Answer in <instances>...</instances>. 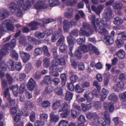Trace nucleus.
<instances>
[{"label":"nucleus","instance_id":"1","mask_svg":"<svg viewBox=\"0 0 126 126\" xmlns=\"http://www.w3.org/2000/svg\"><path fill=\"white\" fill-rule=\"evenodd\" d=\"M104 18L102 19L101 21L99 19L97 18L96 20V24L100 26L102 24L104 25L107 26L111 23L110 19L113 16L112 11L110 8H108L106 9L104 13Z\"/></svg>","mask_w":126,"mask_h":126},{"label":"nucleus","instance_id":"2","mask_svg":"<svg viewBox=\"0 0 126 126\" xmlns=\"http://www.w3.org/2000/svg\"><path fill=\"white\" fill-rule=\"evenodd\" d=\"M93 32V31L90 24L84 22L82 24V27L80 28L79 34L81 36H89Z\"/></svg>","mask_w":126,"mask_h":126},{"label":"nucleus","instance_id":"3","mask_svg":"<svg viewBox=\"0 0 126 126\" xmlns=\"http://www.w3.org/2000/svg\"><path fill=\"white\" fill-rule=\"evenodd\" d=\"M78 30H74L72 31L70 33L69 35L67 37V41L69 44V52L70 55H72V51L75 41V39L72 36H78Z\"/></svg>","mask_w":126,"mask_h":126},{"label":"nucleus","instance_id":"4","mask_svg":"<svg viewBox=\"0 0 126 126\" xmlns=\"http://www.w3.org/2000/svg\"><path fill=\"white\" fill-rule=\"evenodd\" d=\"M104 117L105 120L103 117L98 118L97 126H106L107 125H110L111 120L108 112L106 111L104 112Z\"/></svg>","mask_w":126,"mask_h":126},{"label":"nucleus","instance_id":"5","mask_svg":"<svg viewBox=\"0 0 126 126\" xmlns=\"http://www.w3.org/2000/svg\"><path fill=\"white\" fill-rule=\"evenodd\" d=\"M79 48H80L81 50H82L85 53L88 52L90 50V52L91 55H93L95 53L96 55H98L100 54V52L98 49L91 44L88 45H84L80 46Z\"/></svg>","mask_w":126,"mask_h":126},{"label":"nucleus","instance_id":"6","mask_svg":"<svg viewBox=\"0 0 126 126\" xmlns=\"http://www.w3.org/2000/svg\"><path fill=\"white\" fill-rule=\"evenodd\" d=\"M13 22V21H10L9 19H6L3 22L1 25L0 26V30L1 32L3 33V32L7 30L13 31L14 29V26L11 24Z\"/></svg>","mask_w":126,"mask_h":126},{"label":"nucleus","instance_id":"7","mask_svg":"<svg viewBox=\"0 0 126 126\" xmlns=\"http://www.w3.org/2000/svg\"><path fill=\"white\" fill-rule=\"evenodd\" d=\"M16 44V41L15 39H12L10 44H7L5 45L4 48H2L0 51V62L2 59V56L3 55H7L8 54L9 52L8 50L10 46V47L13 48L14 47Z\"/></svg>","mask_w":126,"mask_h":126},{"label":"nucleus","instance_id":"8","mask_svg":"<svg viewBox=\"0 0 126 126\" xmlns=\"http://www.w3.org/2000/svg\"><path fill=\"white\" fill-rule=\"evenodd\" d=\"M87 117L90 119L93 124L96 125L98 123V116L95 112H89L87 115Z\"/></svg>","mask_w":126,"mask_h":126},{"label":"nucleus","instance_id":"9","mask_svg":"<svg viewBox=\"0 0 126 126\" xmlns=\"http://www.w3.org/2000/svg\"><path fill=\"white\" fill-rule=\"evenodd\" d=\"M22 115L26 116L29 115V114L26 109H24L23 110H20L18 113L15 115L13 119L15 123H17L19 121L21 116Z\"/></svg>","mask_w":126,"mask_h":126},{"label":"nucleus","instance_id":"10","mask_svg":"<svg viewBox=\"0 0 126 126\" xmlns=\"http://www.w3.org/2000/svg\"><path fill=\"white\" fill-rule=\"evenodd\" d=\"M62 31L61 28H58L57 31L54 32L51 35V39L52 42H55L60 37L62 34Z\"/></svg>","mask_w":126,"mask_h":126},{"label":"nucleus","instance_id":"11","mask_svg":"<svg viewBox=\"0 0 126 126\" xmlns=\"http://www.w3.org/2000/svg\"><path fill=\"white\" fill-rule=\"evenodd\" d=\"M34 7L37 9H46L48 7V5L45 2L40 1L36 2L34 4Z\"/></svg>","mask_w":126,"mask_h":126},{"label":"nucleus","instance_id":"12","mask_svg":"<svg viewBox=\"0 0 126 126\" xmlns=\"http://www.w3.org/2000/svg\"><path fill=\"white\" fill-rule=\"evenodd\" d=\"M103 106L105 110L109 109L110 112H113L114 110L113 103L112 102H110L108 104L107 102H104L103 103Z\"/></svg>","mask_w":126,"mask_h":126},{"label":"nucleus","instance_id":"13","mask_svg":"<svg viewBox=\"0 0 126 126\" xmlns=\"http://www.w3.org/2000/svg\"><path fill=\"white\" fill-rule=\"evenodd\" d=\"M20 54L23 62L25 63H27L30 58L31 56L29 53L23 51L20 52Z\"/></svg>","mask_w":126,"mask_h":126},{"label":"nucleus","instance_id":"14","mask_svg":"<svg viewBox=\"0 0 126 126\" xmlns=\"http://www.w3.org/2000/svg\"><path fill=\"white\" fill-rule=\"evenodd\" d=\"M36 85V82L32 78L30 79L27 84V88L29 90H33Z\"/></svg>","mask_w":126,"mask_h":126},{"label":"nucleus","instance_id":"15","mask_svg":"<svg viewBox=\"0 0 126 126\" xmlns=\"http://www.w3.org/2000/svg\"><path fill=\"white\" fill-rule=\"evenodd\" d=\"M9 15L8 11L4 9H2L0 10V19L2 20L7 18Z\"/></svg>","mask_w":126,"mask_h":126},{"label":"nucleus","instance_id":"16","mask_svg":"<svg viewBox=\"0 0 126 126\" xmlns=\"http://www.w3.org/2000/svg\"><path fill=\"white\" fill-rule=\"evenodd\" d=\"M93 96L92 93L89 91H87L84 93V97L86 99L88 102H90L92 101Z\"/></svg>","mask_w":126,"mask_h":126},{"label":"nucleus","instance_id":"17","mask_svg":"<svg viewBox=\"0 0 126 126\" xmlns=\"http://www.w3.org/2000/svg\"><path fill=\"white\" fill-rule=\"evenodd\" d=\"M50 122L51 123L54 122L56 123L58 122L59 119V116L58 115H55L54 113L52 112L50 114Z\"/></svg>","mask_w":126,"mask_h":126},{"label":"nucleus","instance_id":"18","mask_svg":"<svg viewBox=\"0 0 126 126\" xmlns=\"http://www.w3.org/2000/svg\"><path fill=\"white\" fill-rule=\"evenodd\" d=\"M63 30L65 32H68L70 28H71L68 21L67 20H65L63 22Z\"/></svg>","mask_w":126,"mask_h":126},{"label":"nucleus","instance_id":"19","mask_svg":"<svg viewBox=\"0 0 126 126\" xmlns=\"http://www.w3.org/2000/svg\"><path fill=\"white\" fill-rule=\"evenodd\" d=\"M65 4L68 6H74L75 5L77 1V0H61Z\"/></svg>","mask_w":126,"mask_h":126},{"label":"nucleus","instance_id":"20","mask_svg":"<svg viewBox=\"0 0 126 126\" xmlns=\"http://www.w3.org/2000/svg\"><path fill=\"white\" fill-rule=\"evenodd\" d=\"M122 3L119 1H116L113 4V9L116 10H119L121 9L123 7Z\"/></svg>","mask_w":126,"mask_h":126},{"label":"nucleus","instance_id":"21","mask_svg":"<svg viewBox=\"0 0 126 126\" xmlns=\"http://www.w3.org/2000/svg\"><path fill=\"white\" fill-rule=\"evenodd\" d=\"M59 65V64L57 62L54 60L52 61L49 69L51 70H58Z\"/></svg>","mask_w":126,"mask_h":126},{"label":"nucleus","instance_id":"22","mask_svg":"<svg viewBox=\"0 0 126 126\" xmlns=\"http://www.w3.org/2000/svg\"><path fill=\"white\" fill-rule=\"evenodd\" d=\"M40 25V23H38L36 21H33L30 23L28 26L31 27V30H34L38 29L37 26Z\"/></svg>","mask_w":126,"mask_h":126},{"label":"nucleus","instance_id":"23","mask_svg":"<svg viewBox=\"0 0 126 126\" xmlns=\"http://www.w3.org/2000/svg\"><path fill=\"white\" fill-rule=\"evenodd\" d=\"M96 32L98 31V33L103 34L104 35H106L108 33V32L107 30H106L104 26H100L96 32Z\"/></svg>","mask_w":126,"mask_h":126},{"label":"nucleus","instance_id":"24","mask_svg":"<svg viewBox=\"0 0 126 126\" xmlns=\"http://www.w3.org/2000/svg\"><path fill=\"white\" fill-rule=\"evenodd\" d=\"M104 39L106 45H110L114 42V40L113 38L110 36H105Z\"/></svg>","mask_w":126,"mask_h":126},{"label":"nucleus","instance_id":"25","mask_svg":"<svg viewBox=\"0 0 126 126\" xmlns=\"http://www.w3.org/2000/svg\"><path fill=\"white\" fill-rule=\"evenodd\" d=\"M49 6L50 7H53L58 5L60 4L59 0H49Z\"/></svg>","mask_w":126,"mask_h":126},{"label":"nucleus","instance_id":"26","mask_svg":"<svg viewBox=\"0 0 126 126\" xmlns=\"http://www.w3.org/2000/svg\"><path fill=\"white\" fill-rule=\"evenodd\" d=\"M10 89L12 90L13 93L15 96H18L19 92L17 85H16V86L12 85L10 87Z\"/></svg>","mask_w":126,"mask_h":126},{"label":"nucleus","instance_id":"27","mask_svg":"<svg viewBox=\"0 0 126 126\" xmlns=\"http://www.w3.org/2000/svg\"><path fill=\"white\" fill-rule=\"evenodd\" d=\"M109 100L117 102L118 100V98L117 96L114 93H113L110 94L108 97Z\"/></svg>","mask_w":126,"mask_h":126},{"label":"nucleus","instance_id":"28","mask_svg":"<svg viewBox=\"0 0 126 126\" xmlns=\"http://www.w3.org/2000/svg\"><path fill=\"white\" fill-rule=\"evenodd\" d=\"M115 54L119 58L121 59L124 58L125 55V52L124 50L121 49L119 50L116 52Z\"/></svg>","mask_w":126,"mask_h":126},{"label":"nucleus","instance_id":"29","mask_svg":"<svg viewBox=\"0 0 126 126\" xmlns=\"http://www.w3.org/2000/svg\"><path fill=\"white\" fill-rule=\"evenodd\" d=\"M91 104L92 103H90L87 105H85L84 103H82L81 106L82 108V110L83 111H85L91 108L92 107Z\"/></svg>","mask_w":126,"mask_h":126},{"label":"nucleus","instance_id":"30","mask_svg":"<svg viewBox=\"0 0 126 126\" xmlns=\"http://www.w3.org/2000/svg\"><path fill=\"white\" fill-rule=\"evenodd\" d=\"M65 37L62 34L60 36V38L57 42L56 45L59 46L63 44H64V43L65 42Z\"/></svg>","mask_w":126,"mask_h":126},{"label":"nucleus","instance_id":"31","mask_svg":"<svg viewBox=\"0 0 126 126\" xmlns=\"http://www.w3.org/2000/svg\"><path fill=\"white\" fill-rule=\"evenodd\" d=\"M90 18L91 21L92 25L94 29L97 32V28L95 24V16L93 15H91L90 16Z\"/></svg>","mask_w":126,"mask_h":126},{"label":"nucleus","instance_id":"32","mask_svg":"<svg viewBox=\"0 0 126 126\" xmlns=\"http://www.w3.org/2000/svg\"><path fill=\"white\" fill-rule=\"evenodd\" d=\"M56 94L58 95H62L63 94V88L61 87H58L55 89Z\"/></svg>","mask_w":126,"mask_h":126},{"label":"nucleus","instance_id":"33","mask_svg":"<svg viewBox=\"0 0 126 126\" xmlns=\"http://www.w3.org/2000/svg\"><path fill=\"white\" fill-rule=\"evenodd\" d=\"M70 107L69 104H68L66 102L65 103L63 104V108L59 109V112H61L62 111H69L68 110V109Z\"/></svg>","mask_w":126,"mask_h":126},{"label":"nucleus","instance_id":"34","mask_svg":"<svg viewBox=\"0 0 126 126\" xmlns=\"http://www.w3.org/2000/svg\"><path fill=\"white\" fill-rule=\"evenodd\" d=\"M42 50L43 53L46 56L48 57H49L50 56V53L49 52L48 48L47 46L45 45H44L42 48Z\"/></svg>","mask_w":126,"mask_h":126},{"label":"nucleus","instance_id":"35","mask_svg":"<svg viewBox=\"0 0 126 126\" xmlns=\"http://www.w3.org/2000/svg\"><path fill=\"white\" fill-rule=\"evenodd\" d=\"M60 101L59 100H56L53 103L52 108L53 110H56L60 107Z\"/></svg>","mask_w":126,"mask_h":126},{"label":"nucleus","instance_id":"36","mask_svg":"<svg viewBox=\"0 0 126 126\" xmlns=\"http://www.w3.org/2000/svg\"><path fill=\"white\" fill-rule=\"evenodd\" d=\"M114 20L113 23L114 24L118 25L120 24H121L123 22V20L119 17H117L114 18Z\"/></svg>","mask_w":126,"mask_h":126},{"label":"nucleus","instance_id":"37","mask_svg":"<svg viewBox=\"0 0 126 126\" xmlns=\"http://www.w3.org/2000/svg\"><path fill=\"white\" fill-rule=\"evenodd\" d=\"M31 5V4L27 0L22 6V9L24 11H25L30 8Z\"/></svg>","mask_w":126,"mask_h":126},{"label":"nucleus","instance_id":"38","mask_svg":"<svg viewBox=\"0 0 126 126\" xmlns=\"http://www.w3.org/2000/svg\"><path fill=\"white\" fill-rule=\"evenodd\" d=\"M76 57L78 59H81L82 56L81 50L80 48H79L78 50H76L75 53Z\"/></svg>","mask_w":126,"mask_h":126},{"label":"nucleus","instance_id":"39","mask_svg":"<svg viewBox=\"0 0 126 126\" xmlns=\"http://www.w3.org/2000/svg\"><path fill=\"white\" fill-rule=\"evenodd\" d=\"M43 65L46 68H48L49 66L50 62V58L46 57L43 60Z\"/></svg>","mask_w":126,"mask_h":126},{"label":"nucleus","instance_id":"40","mask_svg":"<svg viewBox=\"0 0 126 126\" xmlns=\"http://www.w3.org/2000/svg\"><path fill=\"white\" fill-rule=\"evenodd\" d=\"M69 73L72 76L70 77V79L71 82L73 83L75 82L78 79V77L76 75H73L74 73L71 71H70Z\"/></svg>","mask_w":126,"mask_h":126},{"label":"nucleus","instance_id":"41","mask_svg":"<svg viewBox=\"0 0 126 126\" xmlns=\"http://www.w3.org/2000/svg\"><path fill=\"white\" fill-rule=\"evenodd\" d=\"M33 67L31 64L28 63L26 65L24 69V71L26 73H28L31 70Z\"/></svg>","mask_w":126,"mask_h":126},{"label":"nucleus","instance_id":"42","mask_svg":"<svg viewBox=\"0 0 126 126\" xmlns=\"http://www.w3.org/2000/svg\"><path fill=\"white\" fill-rule=\"evenodd\" d=\"M53 88L50 86H48L45 88V91L43 92V96H44L48 94H50L52 92Z\"/></svg>","mask_w":126,"mask_h":126},{"label":"nucleus","instance_id":"43","mask_svg":"<svg viewBox=\"0 0 126 126\" xmlns=\"http://www.w3.org/2000/svg\"><path fill=\"white\" fill-rule=\"evenodd\" d=\"M69 54L71 57V58H70V61H71V65L74 68L76 69L77 68V63L76 62L75 60V59H72V57L73 56V53L72 52V55H70V54L69 53Z\"/></svg>","mask_w":126,"mask_h":126},{"label":"nucleus","instance_id":"44","mask_svg":"<svg viewBox=\"0 0 126 126\" xmlns=\"http://www.w3.org/2000/svg\"><path fill=\"white\" fill-rule=\"evenodd\" d=\"M52 78L50 75H46L44 77V82L46 84H48L50 82Z\"/></svg>","mask_w":126,"mask_h":126},{"label":"nucleus","instance_id":"45","mask_svg":"<svg viewBox=\"0 0 126 126\" xmlns=\"http://www.w3.org/2000/svg\"><path fill=\"white\" fill-rule=\"evenodd\" d=\"M14 13L18 17L22 16V11L20 8H17V9H15Z\"/></svg>","mask_w":126,"mask_h":126},{"label":"nucleus","instance_id":"46","mask_svg":"<svg viewBox=\"0 0 126 126\" xmlns=\"http://www.w3.org/2000/svg\"><path fill=\"white\" fill-rule=\"evenodd\" d=\"M45 35V33L39 32H36L34 34L35 36L39 38H43Z\"/></svg>","mask_w":126,"mask_h":126},{"label":"nucleus","instance_id":"47","mask_svg":"<svg viewBox=\"0 0 126 126\" xmlns=\"http://www.w3.org/2000/svg\"><path fill=\"white\" fill-rule=\"evenodd\" d=\"M115 42L117 46L119 48L120 47L124 44V41L121 39H117Z\"/></svg>","mask_w":126,"mask_h":126},{"label":"nucleus","instance_id":"48","mask_svg":"<svg viewBox=\"0 0 126 126\" xmlns=\"http://www.w3.org/2000/svg\"><path fill=\"white\" fill-rule=\"evenodd\" d=\"M50 102L48 100L43 101L41 103V106L44 108H47L50 106Z\"/></svg>","mask_w":126,"mask_h":126},{"label":"nucleus","instance_id":"49","mask_svg":"<svg viewBox=\"0 0 126 126\" xmlns=\"http://www.w3.org/2000/svg\"><path fill=\"white\" fill-rule=\"evenodd\" d=\"M48 116V115L47 114L44 113L41 114L40 116L41 120L44 121H47Z\"/></svg>","mask_w":126,"mask_h":126},{"label":"nucleus","instance_id":"50","mask_svg":"<svg viewBox=\"0 0 126 126\" xmlns=\"http://www.w3.org/2000/svg\"><path fill=\"white\" fill-rule=\"evenodd\" d=\"M73 95V94L72 93L67 92L66 93L65 99L67 100H70L72 99Z\"/></svg>","mask_w":126,"mask_h":126},{"label":"nucleus","instance_id":"51","mask_svg":"<svg viewBox=\"0 0 126 126\" xmlns=\"http://www.w3.org/2000/svg\"><path fill=\"white\" fill-rule=\"evenodd\" d=\"M42 50L41 47H37L34 50V55L36 56L42 54Z\"/></svg>","mask_w":126,"mask_h":126},{"label":"nucleus","instance_id":"52","mask_svg":"<svg viewBox=\"0 0 126 126\" xmlns=\"http://www.w3.org/2000/svg\"><path fill=\"white\" fill-rule=\"evenodd\" d=\"M75 91L78 93H80L83 92L84 90L81 88L80 86L78 84H77L75 87Z\"/></svg>","mask_w":126,"mask_h":126},{"label":"nucleus","instance_id":"53","mask_svg":"<svg viewBox=\"0 0 126 126\" xmlns=\"http://www.w3.org/2000/svg\"><path fill=\"white\" fill-rule=\"evenodd\" d=\"M6 77L7 81L10 85H11L13 80V77L8 73H7L6 75Z\"/></svg>","mask_w":126,"mask_h":126},{"label":"nucleus","instance_id":"54","mask_svg":"<svg viewBox=\"0 0 126 126\" xmlns=\"http://www.w3.org/2000/svg\"><path fill=\"white\" fill-rule=\"evenodd\" d=\"M68 122L66 120H62L59 122L58 126H67Z\"/></svg>","mask_w":126,"mask_h":126},{"label":"nucleus","instance_id":"55","mask_svg":"<svg viewBox=\"0 0 126 126\" xmlns=\"http://www.w3.org/2000/svg\"><path fill=\"white\" fill-rule=\"evenodd\" d=\"M60 46V47L59 48V50L61 53L64 52L67 49V47L65 44H63Z\"/></svg>","mask_w":126,"mask_h":126},{"label":"nucleus","instance_id":"56","mask_svg":"<svg viewBox=\"0 0 126 126\" xmlns=\"http://www.w3.org/2000/svg\"><path fill=\"white\" fill-rule=\"evenodd\" d=\"M9 65V68L10 71H13L14 69V62L13 61L11 60H10L9 62L8 63Z\"/></svg>","mask_w":126,"mask_h":126},{"label":"nucleus","instance_id":"57","mask_svg":"<svg viewBox=\"0 0 126 126\" xmlns=\"http://www.w3.org/2000/svg\"><path fill=\"white\" fill-rule=\"evenodd\" d=\"M10 55L12 57L15 58L16 60H17L18 58V53L14 50H13L11 51Z\"/></svg>","mask_w":126,"mask_h":126},{"label":"nucleus","instance_id":"58","mask_svg":"<svg viewBox=\"0 0 126 126\" xmlns=\"http://www.w3.org/2000/svg\"><path fill=\"white\" fill-rule=\"evenodd\" d=\"M70 12H65L64 14V16L67 18H71L73 17V9H71L70 10Z\"/></svg>","mask_w":126,"mask_h":126},{"label":"nucleus","instance_id":"59","mask_svg":"<svg viewBox=\"0 0 126 126\" xmlns=\"http://www.w3.org/2000/svg\"><path fill=\"white\" fill-rule=\"evenodd\" d=\"M71 113L72 116L74 118H76L79 114V112L76 111L72 110H71Z\"/></svg>","mask_w":126,"mask_h":126},{"label":"nucleus","instance_id":"60","mask_svg":"<svg viewBox=\"0 0 126 126\" xmlns=\"http://www.w3.org/2000/svg\"><path fill=\"white\" fill-rule=\"evenodd\" d=\"M94 106L97 110L100 109L101 108L100 102L98 101L95 102L94 103Z\"/></svg>","mask_w":126,"mask_h":126},{"label":"nucleus","instance_id":"61","mask_svg":"<svg viewBox=\"0 0 126 126\" xmlns=\"http://www.w3.org/2000/svg\"><path fill=\"white\" fill-rule=\"evenodd\" d=\"M44 125L45 123L44 121L37 120L35 122L34 126H44Z\"/></svg>","mask_w":126,"mask_h":126},{"label":"nucleus","instance_id":"62","mask_svg":"<svg viewBox=\"0 0 126 126\" xmlns=\"http://www.w3.org/2000/svg\"><path fill=\"white\" fill-rule=\"evenodd\" d=\"M24 3V0H19L17 2V7L18 8L20 9L22 7V5Z\"/></svg>","mask_w":126,"mask_h":126},{"label":"nucleus","instance_id":"63","mask_svg":"<svg viewBox=\"0 0 126 126\" xmlns=\"http://www.w3.org/2000/svg\"><path fill=\"white\" fill-rule=\"evenodd\" d=\"M4 94L5 97L7 99H9L10 98V94L9 92V89L7 88L5 90L4 92Z\"/></svg>","mask_w":126,"mask_h":126},{"label":"nucleus","instance_id":"64","mask_svg":"<svg viewBox=\"0 0 126 126\" xmlns=\"http://www.w3.org/2000/svg\"><path fill=\"white\" fill-rule=\"evenodd\" d=\"M85 37H84L82 38L78 39L77 40V42L78 44L80 45L85 42Z\"/></svg>","mask_w":126,"mask_h":126}]
</instances>
